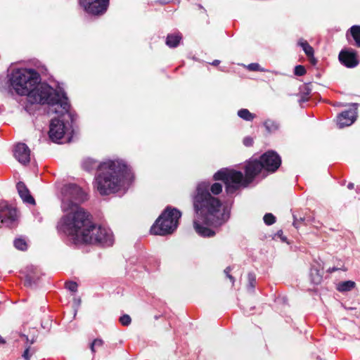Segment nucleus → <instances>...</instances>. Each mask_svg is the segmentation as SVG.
Listing matches in <instances>:
<instances>
[{
  "instance_id": "f704fd0d",
  "label": "nucleus",
  "mask_w": 360,
  "mask_h": 360,
  "mask_svg": "<svg viewBox=\"0 0 360 360\" xmlns=\"http://www.w3.org/2000/svg\"><path fill=\"white\" fill-rule=\"evenodd\" d=\"M29 351H30V346L25 349V350L24 351V352L22 354V357L24 359H25L26 360L30 359Z\"/></svg>"
},
{
  "instance_id": "cd10ccee",
  "label": "nucleus",
  "mask_w": 360,
  "mask_h": 360,
  "mask_svg": "<svg viewBox=\"0 0 360 360\" xmlns=\"http://www.w3.org/2000/svg\"><path fill=\"white\" fill-rule=\"evenodd\" d=\"M65 285V288L71 292H75L77 290L78 285L75 281H67Z\"/></svg>"
},
{
  "instance_id": "20e7f679",
  "label": "nucleus",
  "mask_w": 360,
  "mask_h": 360,
  "mask_svg": "<svg viewBox=\"0 0 360 360\" xmlns=\"http://www.w3.org/2000/svg\"><path fill=\"white\" fill-rule=\"evenodd\" d=\"M82 168L91 172L97 169L95 184L102 195L117 192L124 181L131 177V171L122 160H108L98 164L97 161L86 158L82 162Z\"/></svg>"
},
{
  "instance_id": "c03bdc74",
  "label": "nucleus",
  "mask_w": 360,
  "mask_h": 360,
  "mask_svg": "<svg viewBox=\"0 0 360 360\" xmlns=\"http://www.w3.org/2000/svg\"><path fill=\"white\" fill-rule=\"evenodd\" d=\"M22 337H24V338H25V339H26L27 342H28V341H29L28 337H27V335H22Z\"/></svg>"
},
{
  "instance_id": "b1692460",
  "label": "nucleus",
  "mask_w": 360,
  "mask_h": 360,
  "mask_svg": "<svg viewBox=\"0 0 360 360\" xmlns=\"http://www.w3.org/2000/svg\"><path fill=\"white\" fill-rule=\"evenodd\" d=\"M14 247L21 251H25L27 249V243L22 238H15L13 241Z\"/></svg>"
},
{
  "instance_id": "a878e982",
  "label": "nucleus",
  "mask_w": 360,
  "mask_h": 360,
  "mask_svg": "<svg viewBox=\"0 0 360 360\" xmlns=\"http://www.w3.org/2000/svg\"><path fill=\"white\" fill-rule=\"evenodd\" d=\"M263 220L265 224L270 226L276 222V217L271 213H266L264 214Z\"/></svg>"
},
{
  "instance_id": "ea45409f",
  "label": "nucleus",
  "mask_w": 360,
  "mask_h": 360,
  "mask_svg": "<svg viewBox=\"0 0 360 360\" xmlns=\"http://www.w3.org/2000/svg\"><path fill=\"white\" fill-rule=\"evenodd\" d=\"M354 184H353V183H349V184H348V185H347V188H348L349 189H353V188H354Z\"/></svg>"
},
{
  "instance_id": "ddd939ff",
  "label": "nucleus",
  "mask_w": 360,
  "mask_h": 360,
  "mask_svg": "<svg viewBox=\"0 0 360 360\" xmlns=\"http://www.w3.org/2000/svg\"><path fill=\"white\" fill-rule=\"evenodd\" d=\"M89 4L83 6L84 10L92 15H101L106 11L109 0H93Z\"/></svg>"
},
{
  "instance_id": "c85d7f7f",
  "label": "nucleus",
  "mask_w": 360,
  "mask_h": 360,
  "mask_svg": "<svg viewBox=\"0 0 360 360\" xmlns=\"http://www.w3.org/2000/svg\"><path fill=\"white\" fill-rule=\"evenodd\" d=\"M120 322L124 326H129L131 322V319L128 314H124L120 317Z\"/></svg>"
},
{
  "instance_id": "72a5a7b5",
  "label": "nucleus",
  "mask_w": 360,
  "mask_h": 360,
  "mask_svg": "<svg viewBox=\"0 0 360 360\" xmlns=\"http://www.w3.org/2000/svg\"><path fill=\"white\" fill-rule=\"evenodd\" d=\"M231 269L230 266H228L225 269L224 273L226 274L227 277L232 281V283H234V278L229 274V272L231 271Z\"/></svg>"
},
{
  "instance_id": "393cba45",
  "label": "nucleus",
  "mask_w": 360,
  "mask_h": 360,
  "mask_svg": "<svg viewBox=\"0 0 360 360\" xmlns=\"http://www.w3.org/2000/svg\"><path fill=\"white\" fill-rule=\"evenodd\" d=\"M248 283L247 285L248 290L253 292L256 284V276L254 273L250 272L248 274Z\"/></svg>"
},
{
  "instance_id": "79ce46f5",
  "label": "nucleus",
  "mask_w": 360,
  "mask_h": 360,
  "mask_svg": "<svg viewBox=\"0 0 360 360\" xmlns=\"http://www.w3.org/2000/svg\"><path fill=\"white\" fill-rule=\"evenodd\" d=\"M198 7L199 9L202 10L204 13H206V10L203 8V6L201 4H198Z\"/></svg>"
},
{
  "instance_id": "6e6552de",
  "label": "nucleus",
  "mask_w": 360,
  "mask_h": 360,
  "mask_svg": "<svg viewBox=\"0 0 360 360\" xmlns=\"http://www.w3.org/2000/svg\"><path fill=\"white\" fill-rule=\"evenodd\" d=\"M264 165L259 159H250L247 162L245 166V174L243 179L241 181V187H247L251 184L255 178L259 174L262 170Z\"/></svg>"
},
{
  "instance_id": "f8f14e48",
  "label": "nucleus",
  "mask_w": 360,
  "mask_h": 360,
  "mask_svg": "<svg viewBox=\"0 0 360 360\" xmlns=\"http://www.w3.org/2000/svg\"><path fill=\"white\" fill-rule=\"evenodd\" d=\"M21 273L24 275L25 285L27 287L36 285L41 276L39 269L32 265L27 266Z\"/></svg>"
},
{
  "instance_id": "f257e3e1",
  "label": "nucleus",
  "mask_w": 360,
  "mask_h": 360,
  "mask_svg": "<svg viewBox=\"0 0 360 360\" xmlns=\"http://www.w3.org/2000/svg\"><path fill=\"white\" fill-rule=\"evenodd\" d=\"M62 209L70 211L65 215L57 226L59 233L72 236L75 243L111 246L113 236L110 229L96 226L91 221V215L79 205L87 197L85 192L77 185L69 184L62 188Z\"/></svg>"
},
{
  "instance_id": "a18cd8bd",
  "label": "nucleus",
  "mask_w": 360,
  "mask_h": 360,
  "mask_svg": "<svg viewBox=\"0 0 360 360\" xmlns=\"http://www.w3.org/2000/svg\"><path fill=\"white\" fill-rule=\"evenodd\" d=\"M34 343V340H32L31 342H30V345L33 344Z\"/></svg>"
},
{
  "instance_id": "c9c22d12",
  "label": "nucleus",
  "mask_w": 360,
  "mask_h": 360,
  "mask_svg": "<svg viewBox=\"0 0 360 360\" xmlns=\"http://www.w3.org/2000/svg\"><path fill=\"white\" fill-rule=\"evenodd\" d=\"M339 269H341V268L332 267V268H329V269H328V271H328V273H333V272H334V271H338V270H339ZM342 270H343V271H346L347 269H342Z\"/></svg>"
},
{
  "instance_id": "aec40b11",
  "label": "nucleus",
  "mask_w": 360,
  "mask_h": 360,
  "mask_svg": "<svg viewBox=\"0 0 360 360\" xmlns=\"http://www.w3.org/2000/svg\"><path fill=\"white\" fill-rule=\"evenodd\" d=\"M356 286L355 282L352 281H346L340 282L336 289L340 292H345L348 291H351Z\"/></svg>"
},
{
  "instance_id": "5701e85b",
  "label": "nucleus",
  "mask_w": 360,
  "mask_h": 360,
  "mask_svg": "<svg viewBox=\"0 0 360 360\" xmlns=\"http://www.w3.org/2000/svg\"><path fill=\"white\" fill-rule=\"evenodd\" d=\"M238 116L245 121H252L256 115L248 109L242 108L238 111Z\"/></svg>"
},
{
  "instance_id": "9b49d317",
  "label": "nucleus",
  "mask_w": 360,
  "mask_h": 360,
  "mask_svg": "<svg viewBox=\"0 0 360 360\" xmlns=\"http://www.w3.org/2000/svg\"><path fill=\"white\" fill-rule=\"evenodd\" d=\"M338 60L342 65L347 68H354L359 63L357 51L352 48L342 49L339 53Z\"/></svg>"
},
{
  "instance_id": "412c9836",
  "label": "nucleus",
  "mask_w": 360,
  "mask_h": 360,
  "mask_svg": "<svg viewBox=\"0 0 360 360\" xmlns=\"http://www.w3.org/2000/svg\"><path fill=\"white\" fill-rule=\"evenodd\" d=\"M297 45L302 48V50L308 58L313 57L314 53V49L307 41L301 39L298 41Z\"/></svg>"
},
{
  "instance_id": "f03ea898",
  "label": "nucleus",
  "mask_w": 360,
  "mask_h": 360,
  "mask_svg": "<svg viewBox=\"0 0 360 360\" xmlns=\"http://www.w3.org/2000/svg\"><path fill=\"white\" fill-rule=\"evenodd\" d=\"M221 183L210 181L199 182L192 197L193 205L198 219L193 221V227L196 233L202 237L215 236L214 231L209 226L219 227L225 224L230 217L229 211L222 207L221 200L212 195L222 192Z\"/></svg>"
},
{
  "instance_id": "58836bf2",
  "label": "nucleus",
  "mask_w": 360,
  "mask_h": 360,
  "mask_svg": "<svg viewBox=\"0 0 360 360\" xmlns=\"http://www.w3.org/2000/svg\"><path fill=\"white\" fill-rule=\"evenodd\" d=\"M220 63V60H214L212 63V65H218Z\"/></svg>"
},
{
  "instance_id": "4be33fe9",
  "label": "nucleus",
  "mask_w": 360,
  "mask_h": 360,
  "mask_svg": "<svg viewBox=\"0 0 360 360\" xmlns=\"http://www.w3.org/2000/svg\"><path fill=\"white\" fill-rule=\"evenodd\" d=\"M310 278L311 283L315 285H319L321 283L322 281V275L320 273L319 270L315 268L311 269L310 271Z\"/></svg>"
},
{
  "instance_id": "0eeeda50",
  "label": "nucleus",
  "mask_w": 360,
  "mask_h": 360,
  "mask_svg": "<svg viewBox=\"0 0 360 360\" xmlns=\"http://www.w3.org/2000/svg\"><path fill=\"white\" fill-rule=\"evenodd\" d=\"M0 221L2 226L9 229H13L18 224L16 208L4 200L0 202Z\"/></svg>"
},
{
  "instance_id": "e433bc0d",
  "label": "nucleus",
  "mask_w": 360,
  "mask_h": 360,
  "mask_svg": "<svg viewBox=\"0 0 360 360\" xmlns=\"http://www.w3.org/2000/svg\"><path fill=\"white\" fill-rule=\"evenodd\" d=\"M93 0H79V3L82 6H84L85 5H89L90 2Z\"/></svg>"
},
{
  "instance_id": "2f4dec72",
  "label": "nucleus",
  "mask_w": 360,
  "mask_h": 360,
  "mask_svg": "<svg viewBox=\"0 0 360 360\" xmlns=\"http://www.w3.org/2000/svg\"><path fill=\"white\" fill-rule=\"evenodd\" d=\"M248 69L252 71H263V69L261 68L259 64L256 63H250L248 65Z\"/></svg>"
},
{
  "instance_id": "6ab92c4d",
  "label": "nucleus",
  "mask_w": 360,
  "mask_h": 360,
  "mask_svg": "<svg viewBox=\"0 0 360 360\" xmlns=\"http://www.w3.org/2000/svg\"><path fill=\"white\" fill-rule=\"evenodd\" d=\"M263 125L266 131L270 134L275 133L278 131L281 126L279 122L272 119L266 120L264 122Z\"/></svg>"
},
{
  "instance_id": "f3484780",
  "label": "nucleus",
  "mask_w": 360,
  "mask_h": 360,
  "mask_svg": "<svg viewBox=\"0 0 360 360\" xmlns=\"http://www.w3.org/2000/svg\"><path fill=\"white\" fill-rule=\"evenodd\" d=\"M347 39L349 44L351 38L354 41V45L360 48V25L352 26L346 34Z\"/></svg>"
},
{
  "instance_id": "473e14b6",
  "label": "nucleus",
  "mask_w": 360,
  "mask_h": 360,
  "mask_svg": "<svg viewBox=\"0 0 360 360\" xmlns=\"http://www.w3.org/2000/svg\"><path fill=\"white\" fill-rule=\"evenodd\" d=\"M243 143L245 146L250 147L253 145L254 141L250 136H246L243 139Z\"/></svg>"
},
{
  "instance_id": "37998d69",
  "label": "nucleus",
  "mask_w": 360,
  "mask_h": 360,
  "mask_svg": "<svg viewBox=\"0 0 360 360\" xmlns=\"http://www.w3.org/2000/svg\"><path fill=\"white\" fill-rule=\"evenodd\" d=\"M5 340L0 335V344H5Z\"/></svg>"
},
{
  "instance_id": "9d476101",
  "label": "nucleus",
  "mask_w": 360,
  "mask_h": 360,
  "mask_svg": "<svg viewBox=\"0 0 360 360\" xmlns=\"http://www.w3.org/2000/svg\"><path fill=\"white\" fill-rule=\"evenodd\" d=\"M67 130V126L64 121L60 118H53L51 120L49 136L53 142H58L62 138Z\"/></svg>"
},
{
  "instance_id": "2eb2a0df",
  "label": "nucleus",
  "mask_w": 360,
  "mask_h": 360,
  "mask_svg": "<svg viewBox=\"0 0 360 360\" xmlns=\"http://www.w3.org/2000/svg\"><path fill=\"white\" fill-rule=\"evenodd\" d=\"M355 120V112L352 110L342 112L337 117V124L339 128L350 126Z\"/></svg>"
},
{
  "instance_id": "a19ab883",
  "label": "nucleus",
  "mask_w": 360,
  "mask_h": 360,
  "mask_svg": "<svg viewBox=\"0 0 360 360\" xmlns=\"http://www.w3.org/2000/svg\"><path fill=\"white\" fill-rule=\"evenodd\" d=\"M304 88H305V90H306V91L304 92V94L309 95L310 94V91L311 90L308 87H307V86H305Z\"/></svg>"
},
{
  "instance_id": "4468645a",
  "label": "nucleus",
  "mask_w": 360,
  "mask_h": 360,
  "mask_svg": "<svg viewBox=\"0 0 360 360\" xmlns=\"http://www.w3.org/2000/svg\"><path fill=\"white\" fill-rule=\"evenodd\" d=\"M14 156L21 164H28L30 161V150L25 143H19L15 146Z\"/></svg>"
},
{
  "instance_id": "bb28decb",
  "label": "nucleus",
  "mask_w": 360,
  "mask_h": 360,
  "mask_svg": "<svg viewBox=\"0 0 360 360\" xmlns=\"http://www.w3.org/2000/svg\"><path fill=\"white\" fill-rule=\"evenodd\" d=\"M103 345V341L101 339L96 338L90 344V349L92 353L96 352L95 347H102Z\"/></svg>"
},
{
  "instance_id": "7ed1b4c3",
  "label": "nucleus",
  "mask_w": 360,
  "mask_h": 360,
  "mask_svg": "<svg viewBox=\"0 0 360 360\" xmlns=\"http://www.w3.org/2000/svg\"><path fill=\"white\" fill-rule=\"evenodd\" d=\"M9 84L17 94L26 95L31 103L47 104L51 106L59 105L61 114H66L71 122L76 120V115L70 109L68 97L60 93L45 82H41L39 74L32 69H18L14 70L9 78Z\"/></svg>"
},
{
  "instance_id": "4c0bfd02",
  "label": "nucleus",
  "mask_w": 360,
  "mask_h": 360,
  "mask_svg": "<svg viewBox=\"0 0 360 360\" xmlns=\"http://www.w3.org/2000/svg\"><path fill=\"white\" fill-rule=\"evenodd\" d=\"M309 60H310V62H311V64H313V65H316V64L317 60H316V59L314 58V56H313V57H310V58H309Z\"/></svg>"
},
{
  "instance_id": "a211bd4d",
  "label": "nucleus",
  "mask_w": 360,
  "mask_h": 360,
  "mask_svg": "<svg viewBox=\"0 0 360 360\" xmlns=\"http://www.w3.org/2000/svg\"><path fill=\"white\" fill-rule=\"evenodd\" d=\"M182 39V35L181 33H173V34H168L166 38V44L169 48H176L177 47L180 41Z\"/></svg>"
},
{
  "instance_id": "c756f323",
  "label": "nucleus",
  "mask_w": 360,
  "mask_h": 360,
  "mask_svg": "<svg viewBox=\"0 0 360 360\" xmlns=\"http://www.w3.org/2000/svg\"><path fill=\"white\" fill-rule=\"evenodd\" d=\"M306 69L303 65H296L294 70V74L297 76H303L306 74Z\"/></svg>"
},
{
  "instance_id": "dca6fc26",
  "label": "nucleus",
  "mask_w": 360,
  "mask_h": 360,
  "mask_svg": "<svg viewBox=\"0 0 360 360\" xmlns=\"http://www.w3.org/2000/svg\"><path fill=\"white\" fill-rule=\"evenodd\" d=\"M16 188L20 197L24 202L30 205L35 204L34 198L30 195V191L23 182L19 181L16 185Z\"/></svg>"
},
{
  "instance_id": "423d86ee",
  "label": "nucleus",
  "mask_w": 360,
  "mask_h": 360,
  "mask_svg": "<svg viewBox=\"0 0 360 360\" xmlns=\"http://www.w3.org/2000/svg\"><path fill=\"white\" fill-rule=\"evenodd\" d=\"M214 181H222L225 184V190L228 195L234 194L241 187L243 174L240 171L229 170L224 168L217 171L213 175Z\"/></svg>"
},
{
  "instance_id": "1a4fd4ad",
  "label": "nucleus",
  "mask_w": 360,
  "mask_h": 360,
  "mask_svg": "<svg viewBox=\"0 0 360 360\" xmlns=\"http://www.w3.org/2000/svg\"><path fill=\"white\" fill-rule=\"evenodd\" d=\"M260 160L264 165V171L267 173H274L281 165V156L274 150H268L260 157Z\"/></svg>"
},
{
  "instance_id": "7c9ffc66",
  "label": "nucleus",
  "mask_w": 360,
  "mask_h": 360,
  "mask_svg": "<svg viewBox=\"0 0 360 360\" xmlns=\"http://www.w3.org/2000/svg\"><path fill=\"white\" fill-rule=\"evenodd\" d=\"M304 220H305L304 217H297V216L295 214H293V226L295 228L297 229L299 224L301 222H304Z\"/></svg>"
},
{
  "instance_id": "39448f33",
  "label": "nucleus",
  "mask_w": 360,
  "mask_h": 360,
  "mask_svg": "<svg viewBox=\"0 0 360 360\" xmlns=\"http://www.w3.org/2000/svg\"><path fill=\"white\" fill-rule=\"evenodd\" d=\"M181 217L178 209L167 206L151 226L150 233L160 236L172 233L177 228Z\"/></svg>"
}]
</instances>
